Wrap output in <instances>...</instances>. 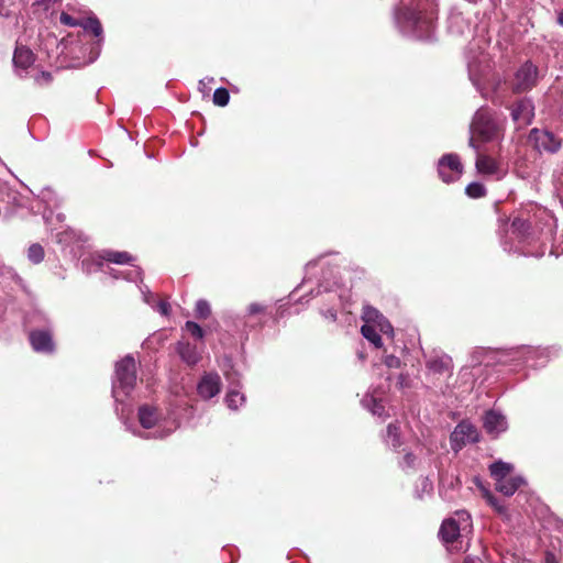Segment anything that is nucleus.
I'll return each mask as SVG.
<instances>
[{
    "mask_svg": "<svg viewBox=\"0 0 563 563\" xmlns=\"http://www.w3.org/2000/svg\"><path fill=\"white\" fill-rule=\"evenodd\" d=\"M80 26L86 31H90L96 37L102 36V33H103L102 25H101L100 21L98 20V18L95 15L89 16L86 20H81Z\"/></svg>",
    "mask_w": 563,
    "mask_h": 563,
    "instance_id": "bb28decb",
    "label": "nucleus"
},
{
    "mask_svg": "<svg viewBox=\"0 0 563 563\" xmlns=\"http://www.w3.org/2000/svg\"><path fill=\"white\" fill-rule=\"evenodd\" d=\"M221 378L217 373H206L197 385V393L203 399L217 396L221 390Z\"/></svg>",
    "mask_w": 563,
    "mask_h": 563,
    "instance_id": "9d476101",
    "label": "nucleus"
},
{
    "mask_svg": "<svg viewBox=\"0 0 563 563\" xmlns=\"http://www.w3.org/2000/svg\"><path fill=\"white\" fill-rule=\"evenodd\" d=\"M490 476L495 479V483L501 482L514 471V465L504 461H496L489 466Z\"/></svg>",
    "mask_w": 563,
    "mask_h": 563,
    "instance_id": "aec40b11",
    "label": "nucleus"
},
{
    "mask_svg": "<svg viewBox=\"0 0 563 563\" xmlns=\"http://www.w3.org/2000/svg\"><path fill=\"white\" fill-rule=\"evenodd\" d=\"M60 22L68 26H80V20H77L66 12H62Z\"/></svg>",
    "mask_w": 563,
    "mask_h": 563,
    "instance_id": "37998d69",
    "label": "nucleus"
},
{
    "mask_svg": "<svg viewBox=\"0 0 563 563\" xmlns=\"http://www.w3.org/2000/svg\"><path fill=\"white\" fill-rule=\"evenodd\" d=\"M438 174L441 180L446 184L459 180L463 174L460 156L455 153L442 155L438 162Z\"/></svg>",
    "mask_w": 563,
    "mask_h": 563,
    "instance_id": "423d86ee",
    "label": "nucleus"
},
{
    "mask_svg": "<svg viewBox=\"0 0 563 563\" xmlns=\"http://www.w3.org/2000/svg\"><path fill=\"white\" fill-rule=\"evenodd\" d=\"M34 54L33 52L25 46H18L13 54V65L19 74L22 76V73L26 71L34 63Z\"/></svg>",
    "mask_w": 563,
    "mask_h": 563,
    "instance_id": "ddd939ff",
    "label": "nucleus"
},
{
    "mask_svg": "<svg viewBox=\"0 0 563 563\" xmlns=\"http://www.w3.org/2000/svg\"><path fill=\"white\" fill-rule=\"evenodd\" d=\"M418 457L412 452H407L402 460L399 461V466L402 471H412L416 468Z\"/></svg>",
    "mask_w": 563,
    "mask_h": 563,
    "instance_id": "c9c22d12",
    "label": "nucleus"
},
{
    "mask_svg": "<svg viewBox=\"0 0 563 563\" xmlns=\"http://www.w3.org/2000/svg\"><path fill=\"white\" fill-rule=\"evenodd\" d=\"M27 258L34 263L38 264L44 260V249L41 244L34 243L27 250Z\"/></svg>",
    "mask_w": 563,
    "mask_h": 563,
    "instance_id": "473e14b6",
    "label": "nucleus"
},
{
    "mask_svg": "<svg viewBox=\"0 0 563 563\" xmlns=\"http://www.w3.org/2000/svg\"><path fill=\"white\" fill-rule=\"evenodd\" d=\"M525 483L526 481L522 476H512L507 477L501 482L495 483V488L497 492L509 497L512 496Z\"/></svg>",
    "mask_w": 563,
    "mask_h": 563,
    "instance_id": "f3484780",
    "label": "nucleus"
},
{
    "mask_svg": "<svg viewBox=\"0 0 563 563\" xmlns=\"http://www.w3.org/2000/svg\"><path fill=\"white\" fill-rule=\"evenodd\" d=\"M530 137L534 141L539 151L555 153L561 146L560 140L552 132L545 130L533 129L530 132Z\"/></svg>",
    "mask_w": 563,
    "mask_h": 563,
    "instance_id": "9b49d317",
    "label": "nucleus"
},
{
    "mask_svg": "<svg viewBox=\"0 0 563 563\" xmlns=\"http://www.w3.org/2000/svg\"><path fill=\"white\" fill-rule=\"evenodd\" d=\"M484 428L487 433L496 437L507 429V421L501 413L489 410L484 416Z\"/></svg>",
    "mask_w": 563,
    "mask_h": 563,
    "instance_id": "f8f14e48",
    "label": "nucleus"
},
{
    "mask_svg": "<svg viewBox=\"0 0 563 563\" xmlns=\"http://www.w3.org/2000/svg\"><path fill=\"white\" fill-rule=\"evenodd\" d=\"M205 80H207L209 84H211V82H213V81H214V79H213L212 77H207V78H205V79H201V80L199 81V89H200L201 91H203V89H205Z\"/></svg>",
    "mask_w": 563,
    "mask_h": 563,
    "instance_id": "3c124183",
    "label": "nucleus"
},
{
    "mask_svg": "<svg viewBox=\"0 0 563 563\" xmlns=\"http://www.w3.org/2000/svg\"><path fill=\"white\" fill-rule=\"evenodd\" d=\"M410 386V380H409V375L408 374H399L398 378H397V387L399 389H405V388H408Z\"/></svg>",
    "mask_w": 563,
    "mask_h": 563,
    "instance_id": "c03bdc74",
    "label": "nucleus"
},
{
    "mask_svg": "<svg viewBox=\"0 0 563 563\" xmlns=\"http://www.w3.org/2000/svg\"><path fill=\"white\" fill-rule=\"evenodd\" d=\"M456 515L460 517L461 520H463L465 522V526H470L471 516L468 515L467 511H465V510L457 511Z\"/></svg>",
    "mask_w": 563,
    "mask_h": 563,
    "instance_id": "8fccbe9b",
    "label": "nucleus"
},
{
    "mask_svg": "<svg viewBox=\"0 0 563 563\" xmlns=\"http://www.w3.org/2000/svg\"><path fill=\"white\" fill-rule=\"evenodd\" d=\"M463 563H483V561L478 558H466Z\"/></svg>",
    "mask_w": 563,
    "mask_h": 563,
    "instance_id": "603ef678",
    "label": "nucleus"
},
{
    "mask_svg": "<svg viewBox=\"0 0 563 563\" xmlns=\"http://www.w3.org/2000/svg\"><path fill=\"white\" fill-rule=\"evenodd\" d=\"M213 103L219 107H225L230 101V93L227 88H217L213 92Z\"/></svg>",
    "mask_w": 563,
    "mask_h": 563,
    "instance_id": "72a5a7b5",
    "label": "nucleus"
},
{
    "mask_svg": "<svg viewBox=\"0 0 563 563\" xmlns=\"http://www.w3.org/2000/svg\"><path fill=\"white\" fill-rule=\"evenodd\" d=\"M476 169L478 173L492 175L496 172L497 166L494 159L486 155H477Z\"/></svg>",
    "mask_w": 563,
    "mask_h": 563,
    "instance_id": "5701e85b",
    "label": "nucleus"
},
{
    "mask_svg": "<svg viewBox=\"0 0 563 563\" xmlns=\"http://www.w3.org/2000/svg\"><path fill=\"white\" fill-rule=\"evenodd\" d=\"M549 559H554V556L552 554L548 553V555H547V561L548 562H549Z\"/></svg>",
    "mask_w": 563,
    "mask_h": 563,
    "instance_id": "5fc2aeb1",
    "label": "nucleus"
},
{
    "mask_svg": "<svg viewBox=\"0 0 563 563\" xmlns=\"http://www.w3.org/2000/svg\"><path fill=\"white\" fill-rule=\"evenodd\" d=\"M224 376L229 383V388L235 387L236 389H241L242 386L240 382V374L235 369H233L232 366L230 371H227L224 373Z\"/></svg>",
    "mask_w": 563,
    "mask_h": 563,
    "instance_id": "4c0bfd02",
    "label": "nucleus"
},
{
    "mask_svg": "<svg viewBox=\"0 0 563 563\" xmlns=\"http://www.w3.org/2000/svg\"><path fill=\"white\" fill-rule=\"evenodd\" d=\"M522 352L525 353L526 361L528 362L530 358H532L533 356H536L538 354L543 355L545 351H539V350L532 349L531 346H527V347L522 349Z\"/></svg>",
    "mask_w": 563,
    "mask_h": 563,
    "instance_id": "a18cd8bd",
    "label": "nucleus"
},
{
    "mask_svg": "<svg viewBox=\"0 0 563 563\" xmlns=\"http://www.w3.org/2000/svg\"><path fill=\"white\" fill-rule=\"evenodd\" d=\"M211 313L210 303L205 299L196 302L195 314L199 319H207Z\"/></svg>",
    "mask_w": 563,
    "mask_h": 563,
    "instance_id": "f704fd0d",
    "label": "nucleus"
},
{
    "mask_svg": "<svg viewBox=\"0 0 563 563\" xmlns=\"http://www.w3.org/2000/svg\"><path fill=\"white\" fill-rule=\"evenodd\" d=\"M35 81L38 85H42V82L49 84L52 81V74L48 71H42L35 77Z\"/></svg>",
    "mask_w": 563,
    "mask_h": 563,
    "instance_id": "49530a36",
    "label": "nucleus"
},
{
    "mask_svg": "<svg viewBox=\"0 0 563 563\" xmlns=\"http://www.w3.org/2000/svg\"><path fill=\"white\" fill-rule=\"evenodd\" d=\"M265 311L266 306L258 302H252L246 309L244 327H250L251 329L261 328L265 322Z\"/></svg>",
    "mask_w": 563,
    "mask_h": 563,
    "instance_id": "4468645a",
    "label": "nucleus"
},
{
    "mask_svg": "<svg viewBox=\"0 0 563 563\" xmlns=\"http://www.w3.org/2000/svg\"><path fill=\"white\" fill-rule=\"evenodd\" d=\"M460 531L461 528L459 522L453 518H449L442 522L439 530V537L444 543H453L460 537Z\"/></svg>",
    "mask_w": 563,
    "mask_h": 563,
    "instance_id": "2eb2a0df",
    "label": "nucleus"
},
{
    "mask_svg": "<svg viewBox=\"0 0 563 563\" xmlns=\"http://www.w3.org/2000/svg\"><path fill=\"white\" fill-rule=\"evenodd\" d=\"M185 329L196 339L201 340L205 336V331L202 328L194 322V321H187L185 323Z\"/></svg>",
    "mask_w": 563,
    "mask_h": 563,
    "instance_id": "58836bf2",
    "label": "nucleus"
},
{
    "mask_svg": "<svg viewBox=\"0 0 563 563\" xmlns=\"http://www.w3.org/2000/svg\"><path fill=\"white\" fill-rule=\"evenodd\" d=\"M427 367L435 374H443L452 368V360L448 355L433 357L427 362Z\"/></svg>",
    "mask_w": 563,
    "mask_h": 563,
    "instance_id": "412c9836",
    "label": "nucleus"
},
{
    "mask_svg": "<svg viewBox=\"0 0 563 563\" xmlns=\"http://www.w3.org/2000/svg\"><path fill=\"white\" fill-rule=\"evenodd\" d=\"M362 335L368 340L375 347L379 349L383 346V340L379 333L376 331L375 327L372 324H363L361 327Z\"/></svg>",
    "mask_w": 563,
    "mask_h": 563,
    "instance_id": "b1692460",
    "label": "nucleus"
},
{
    "mask_svg": "<svg viewBox=\"0 0 563 563\" xmlns=\"http://www.w3.org/2000/svg\"><path fill=\"white\" fill-rule=\"evenodd\" d=\"M41 321L42 328L33 329L29 333V340L34 351L40 353H53L55 344L53 341L52 327L47 318L41 312H34L29 316L27 322L30 324Z\"/></svg>",
    "mask_w": 563,
    "mask_h": 563,
    "instance_id": "20e7f679",
    "label": "nucleus"
},
{
    "mask_svg": "<svg viewBox=\"0 0 563 563\" xmlns=\"http://www.w3.org/2000/svg\"><path fill=\"white\" fill-rule=\"evenodd\" d=\"M498 124L493 118L490 110L486 107H481L473 115L470 124V140L468 145L475 151H478L479 146L476 143V137L482 142L494 141L498 136Z\"/></svg>",
    "mask_w": 563,
    "mask_h": 563,
    "instance_id": "f03ea898",
    "label": "nucleus"
},
{
    "mask_svg": "<svg viewBox=\"0 0 563 563\" xmlns=\"http://www.w3.org/2000/svg\"><path fill=\"white\" fill-rule=\"evenodd\" d=\"M320 313L325 319H329V320H331L333 322L336 321L338 314H336V310L333 309V308H329V309H325V310L321 309Z\"/></svg>",
    "mask_w": 563,
    "mask_h": 563,
    "instance_id": "de8ad7c7",
    "label": "nucleus"
},
{
    "mask_svg": "<svg viewBox=\"0 0 563 563\" xmlns=\"http://www.w3.org/2000/svg\"><path fill=\"white\" fill-rule=\"evenodd\" d=\"M102 258L114 264H128L133 257L128 252L104 251Z\"/></svg>",
    "mask_w": 563,
    "mask_h": 563,
    "instance_id": "a878e982",
    "label": "nucleus"
},
{
    "mask_svg": "<svg viewBox=\"0 0 563 563\" xmlns=\"http://www.w3.org/2000/svg\"><path fill=\"white\" fill-rule=\"evenodd\" d=\"M511 232L517 235L521 241L533 239L531 223L521 218H515L511 223Z\"/></svg>",
    "mask_w": 563,
    "mask_h": 563,
    "instance_id": "6ab92c4d",
    "label": "nucleus"
},
{
    "mask_svg": "<svg viewBox=\"0 0 563 563\" xmlns=\"http://www.w3.org/2000/svg\"><path fill=\"white\" fill-rule=\"evenodd\" d=\"M539 80V69L530 60L523 63L514 74L510 81V89L514 93H522L537 86Z\"/></svg>",
    "mask_w": 563,
    "mask_h": 563,
    "instance_id": "39448f33",
    "label": "nucleus"
},
{
    "mask_svg": "<svg viewBox=\"0 0 563 563\" xmlns=\"http://www.w3.org/2000/svg\"><path fill=\"white\" fill-rule=\"evenodd\" d=\"M465 194L470 198L478 199V198L485 197L487 194V190L482 183L473 181L466 186Z\"/></svg>",
    "mask_w": 563,
    "mask_h": 563,
    "instance_id": "2f4dec72",
    "label": "nucleus"
},
{
    "mask_svg": "<svg viewBox=\"0 0 563 563\" xmlns=\"http://www.w3.org/2000/svg\"><path fill=\"white\" fill-rule=\"evenodd\" d=\"M384 364L388 367V368H400L401 366V361L399 357L393 355V354H389V355H386L384 357Z\"/></svg>",
    "mask_w": 563,
    "mask_h": 563,
    "instance_id": "a19ab883",
    "label": "nucleus"
},
{
    "mask_svg": "<svg viewBox=\"0 0 563 563\" xmlns=\"http://www.w3.org/2000/svg\"><path fill=\"white\" fill-rule=\"evenodd\" d=\"M386 442L394 449H397L401 445L399 428L394 423H389L387 426Z\"/></svg>",
    "mask_w": 563,
    "mask_h": 563,
    "instance_id": "7c9ffc66",
    "label": "nucleus"
},
{
    "mask_svg": "<svg viewBox=\"0 0 563 563\" xmlns=\"http://www.w3.org/2000/svg\"><path fill=\"white\" fill-rule=\"evenodd\" d=\"M479 441V433L468 421H461L450 435L451 448L454 452L462 450L467 443Z\"/></svg>",
    "mask_w": 563,
    "mask_h": 563,
    "instance_id": "6e6552de",
    "label": "nucleus"
},
{
    "mask_svg": "<svg viewBox=\"0 0 563 563\" xmlns=\"http://www.w3.org/2000/svg\"><path fill=\"white\" fill-rule=\"evenodd\" d=\"M475 483H476L477 485H479V478H478V477H475Z\"/></svg>",
    "mask_w": 563,
    "mask_h": 563,
    "instance_id": "6e6d98bb",
    "label": "nucleus"
},
{
    "mask_svg": "<svg viewBox=\"0 0 563 563\" xmlns=\"http://www.w3.org/2000/svg\"><path fill=\"white\" fill-rule=\"evenodd\" d=\"M558 23L563 26V9L558 12Z\"/></svg>",
    "mask_w": 563,
    "mask_h": 563,
    "instance_id": "864d4df0",
    "label": "nucleus"
},
{
    "mask_svg": "<svg viewBox=\"0 0 563 563\" xmlns=\"http://www.w3.org/2000/svg\"><path fill=\"white\" fill-rule=\"evenodd\" d=\"M136 383V365L132 355L128 354L118 361L114 366L112 379V397L117 402L121 401L120 394L129 396Z\"/></svg>",
    "mask_w": 563,
    "mask_h": 563,
    "instance_id": "7ed1b4c3",
    "label": "nucleus"
},
{
    "mask_svg": "<svg viewBox=\"0 0 563 563\" xmlns=\"http://www.w3.org/2000/svg\"><path fill=\"white\" fill-rule=\"evenodd\" d=\"M176 351L180 358L189 366L196 365L200 360L196 345L189 342L179 341Z\"/></svg>",
    "mask_w": 563,
    "mask_h": 563,
    "instance_id": "dca6fc26",
    "label": "nucleus"
},
{
    "mask_svg": "<svg viewBox=\"0 0 563 563\" xmlns=\"http://www.w3.org/2000/svg\"><path fill=\"white\" fill-rule=\"evenodd\" d=\"M376 324L379 327L380 332H383L384 334H394L393 325L385 317L379 319Z\"/></svg>",
    "mask_w": 563,
    "mask_h": 563,
    "instance_id": "79ce46f5",
    "label": "nucleus"
},
{
    "mask_svg": "<svg viewBox=\"0 0 563 563\" xmlns=\"http://www.w3.org/2000/svg\"><path fill=\"white\" fill-rule=\"evenodd\" d=\"M110 274L114 279L124 278L130 282H136L142 279L143 272L140 267H134L128 272L111 269Z\"/></svg>",
    "mask_w": 563,
    "mask_h": 563,
    "instance_id": "c85d7f7f",
    "label": "nucleus"
},
{
    "mask_svg": "<svg viewBox=\"0 0 563 563\" xmlns=\"http://www.w3.org/2000/svg\"><path fill=\"white\" fill-rule=\"evenodd\" d=\"M157 310L161 314L168 316L170 311V305L167 301L162 300L157 303Z\"/></svg>",
    "mask_w": 563,
    "mask_h": 563,
    "instance_id": "09e8293b",
    "label": "nucleus"
},
{
    "mask_svg": "<svg viewBox=\"0 0 563 563\" xmlns=\"http://www.w3.org/2000/svg\"><path fill=\"white\" fill-rule=\"evenodd\" d=\"M510 117L518 128H525L534 119V103L529 97L516 99L510 106Z\"/></svg>",
    "mask_w": 563,
    "mask_h": 563,
    "instance_id": "0eeeda50",
    "label": "nucleus"
},
{
    "mask_svg": "<svg viewBox=\"0 0 563 563\" xmlns=\"http://www.w3.org/2000/svg\"><path fill=\"white\" fill-rule=\"evenodd\" d=\"M429 0H400L396 22L400 31L417 40H431L435 16L428 10Z\"/></svg>",
    "mask_w": 563,
    "mask_h": 563,
    "instance_id": "f257e3e1",
    "label": "nucleus"
},
{
    "mask_svg": "<svg viewBox=\"0 0 563 563\" xmlns=\"http://www.w3.org/2000/svg\"><path fill=\"white\" fill-rule=\"evenodd\" d=\"M432 492H433L432 481L428 476L420 477L419 482L416 486V489H415V496L418 499H422L424 495H431Z\"/></svg>",
    "mask_w": 563,
    "mask_h": 563,
    "instance_id": "c756f323",
    "label": "nucleus"
},
{
    "mask_svg": "<svg viewBox=\"0 0 563 563\" xmlns=\"http://www.w3.org/2000/svg\"><path fill=\"white\" fill-rule=\"evenodd\" d=\"M384 316L374 307L366 306L363 311L364 321L369 324L371 322L377 323Z\"/></svg>",
    "mask_w": 563,
    "mask_h": 563,
    "instance_id": "e433bc0d",
    "label": "nucleus"
},
{
    "mask_svg": "<svg viewBox=\"0 0 563 563\" xmlns=\"http://www.w3.org/2000/svg\"><path fill=\"white\" fill-rule=\"evenodd\" d=\"M484 496L486 497L487 503L495 508V510L499 514L506 512V507L501 504H499L498 499L492 495L488 490H485Z\"/></svg>",
    "mask_w": 563,
    "mask_h": 563,
    "instance_id": "ea45409f",
    "label": "nucleus"
},
{
    "mask_svg": "<svg viewBox=\"0 0 563 563\" xmlns=\"http://www.w3.org/2000/svg\"><path fill=\"white\" fill-rule=\"evenodd\" d=\"M245 395L241 393V389H236L235 387L229 388L225 396V402L230 409L236 410L245 402Z\"/></svg>",
    "mask_w": 563,
    "mask_h": 563,
    "instance_id": "4be33fe9",
    "label": "nucleus"
},
{
    "mask_svg": "<svg viewBox=\"0 0 563 563\" xmlns=\"http://www.w3.org/2000/svg\"><path fill=\"white\" fill-rule=\"evenodd\" d=\"M80 26L86 31H90L96 37L102 36V33H103L102 25H101L100 21L98 20V18L95 15L89 16L86 20H81Z\"/></svg>",
    "mask_w": 563,
    "mask_h": 563,
    "instance_id": "cd10ccee",
    "label": "nucleus"
},
{
    "mask_svg": "<svg viewBox=\"0 0 563 563\" xmlns=\"http://www.w3.org/2000/svg\"><path fill=\"white\" fill-rule=\"evenodd\" d=\"M462 482L457 475L440 472L439 495L445 501H453L461 489Z\"/></svg>",
    "mask_w": 563,
    "mask_h": 563,
    "instance_id": "1a4fd4ad",
    "label": "nucleus"
},
{
    "mask_svg": "<svg viewBox=\"0 0 563 563\" xmlns=\"http://www.w3.org/2000/svg\"><path fill=\"white\" fill-rule=\"evenodd\" d=\"M362 405L368 409L374 416L383 417L385 415V406L382 400L373 396H366L362 399Z\"/></svg>",
    "mask_w": 563,
    "mask_h": 563,
    "instance_id": "393cba45",
    "label": "nucleus"
},
{
    "mask_svg": "<svg viewBox=\"0 0 563 563\" xmlns=\"http://www.w3.org/2000/svg\"><path fill=\"white\" fill-rule=\"evenodd\" d=\"M139 421L144 429L153 428L158 420V412L155 407L150 405H142L139 408Z\"/></svg>",
    "mask_w": 563,
    "mask_h": 563,
    "instance_id": "a211bd4d",
    "label": "nucleus"
}]
</instances>
